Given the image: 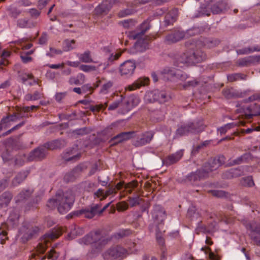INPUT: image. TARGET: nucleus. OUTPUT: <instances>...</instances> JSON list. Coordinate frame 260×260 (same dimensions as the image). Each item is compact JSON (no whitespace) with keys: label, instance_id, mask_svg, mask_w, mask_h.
Listing matches in <instances>:
<instances>
[{"label":"nucleus","instance_id":"1","mask_svg":"<svg viewBox=\"0 0 260 260\" xmlns=\"http://www.w3.org/2000/svg\"><path fill=\"white\" fill-rule=\"evenodd\" d=\"M55 197V199L48 200L47 206L49 208L53 209L57 207L58 212L62 214L71 209L75 201V197L71 190H68L65 192L58 191Z\"/></svg>","mask_w":260,"mask_h":260},{"label":"nucleus","instance_id":"2","mask_svg":"<svg viewBox=\"0 0 260 260\" xmlns=\"http://www.w3.org/2000/svg\"><path fill=\"white\" fill-rule=\"evenodd\" d=\"M109 239L105 235L103 230L99 229L90 232L79 240L80 243L85 245H91L92 250L91 253L88 254L94 255L99 252L103 247L108 243Z\"/></svg>","mask_w":260,"mask_h":260},{"label":"nucleus","instance_id":"3","mask_svg":"<svg viewBox=\"0 0 260 260\" xmlns=\"http://www.w3.org/2000/svg\"><path fill=\"white\" fill-rule=\"evenodd\" d=\"M110 204V203H109L102 209H101V204H94L85 209L71 212L67 216V218L70 219L75 216L78 217L83 215L86 218L91 219L96 215H101L106 209L108 207Z\"/></svg>","mask_w":260,"mask_h":260},{"label":"nucleus","instance_id":"4","mask_svg":"<svg viewBox=\"0 0 260 260\" xmlns=\"http://www.w3.org/2000/svg\"><path fill=\"white\" fill-rule=\"evenodd\" d=\"M110 204V203H109L102 209H101V204H94L85 209L71 212L67 216V218L70 219L75 216L78 217L83 215L86 218L91 219L96 215H101L106 209L108 207Z\"/></svg>","mask_w":260,"mask_h":260},{"label":"nucleus","instance_id":"5","mask_svg":"<svg viewBox=\"0 0 260 260\" xmlns=\"http://www.w3.org/2000/svg\"><path fill=\"white\" fill-rule=\"evenodd\" d=\"M205 127L203 119L200 118L194 122L183 123L178 127L176 131V135L182 136L189 133H198L203 131Z\"/></svg>","mask_w":260,"mask_h":260},{"label":"nucleus","instance_id":"6","mask_svg":"<svg viewBox=\"0 0 260 260\" xmlns=\"http://www.w3.org/2000/svg\"><path fill=\"white\" fill-rule=\"evenodd\" d=\"M145 99L150 103L157 101L159 103H165L171 100L172 95L169 92L155 89L147 92L145 94Z\"/></svg>","mask_w":260,"mask_h":260},{"label":"nucleus","instance_id":"7","mask_svg":"<svg viewBox=\"0 0 260 260\" xmlns=\"http://www.w3.org/2000/svg\"><path fill=\"white\" fill-rule=\"evenodd\" d=\"M128 254V251L124 248L116 245L112 246L107 250L103 255L105 259H115L117 258H123Z\"/></svg>","mask_w":260,"mask_h":260},{"label":"nucleus","instance_id":"8","mask_svg":"<svg viewBox=\"0 0 260 260\" xmlns=\"http://www.w3.org/2000/svg\"><path fill=\"white\" fill-rule=\"evenodd\" d=\"M39 231L40 229L38 227L33 226L29 223H24L19 230L22 241L23 243L27 242L35 235L37 234Z\"/></svg>","mask_w":260,"mask_h":260},{"label":"nucleus","instance_id":"9","mask_svg":"<svg viewBox=\"0 0 260 260\" xmlns=\"http://www.w3.org/2000/svg\"><path fill=\"white\" fill-rule=\"evenodd\" d=\"M164 77L171 81H177V80L183 81L186 78L185 74L182 71L173 68L166 67L161 72Z\"/></svg>","mask_w":260,"mask_h":260},{"label":"nucleus","instance_id":"10","mask_svg":"<svg viewBox=\"0 0 260 260\" xmlns=\"http://www.w3.org/2000/svg\"><path fill=\"white\" fill-rule=\"evenodd\" d=\"M225 157L221 155L211 158L207 162H205L202 167L204 171L208 172V176L210 172L217 169L220 166L224 163Z\"/></svg>","mask_w":260,"mask_h":260},{"label":"nucleus","instance_id":"11","mask_svg":"<svg viewBox=\"0 0 260 260\" xmlns=\"http://www.w3.org/2000/svg\"><path fill=\"white\" fill-rule=\"evenodd\" d=\"M240 110L242 113L240 115L247 120L250 119L253 116L260 115V106L256 104L243 106Z\"/></svg>","mask_w":260,"mask_h":260},{"label":"nucleus","instance_id":"12","mask_svg":"<svg viewBox=\"0 0 260 260\" xmlns=\"http://www.w3.org/2000/svg\"><path fill=\"white\" fill-rule=\"evenodd\" d=\"M136 68L135 61L128 60L121 63L119 71L121 76L128 78L133 76Z\"/></svg>","mask_w":260,"mask_h":260},{"label":"nucleus","instance_id":"13","mask_svg":"<svg viewBox=\"0 0 260 260\" xmlns=\"http://www.w3.org/2000/svg\"><path fill=\"white\" fill-rule=\"evenodd\" d=\"M207 177H208V172L201 168L194 172L190 173L186 176V179L193 185H196L198 181Z\"/></svg>","mask_w":260,"mask_h":260},{"label":"nucleus","instance_id":"14","mask_svg":"<svg viewBox=\"0 0 260 260\" xmlns=\"http://www.w3.org/2000/svg\"><path fill=\"white\" fill-rule=\"evenodd\" d=\"M154 135V133L152 131L146 132L134 141L133 145L136 147H141L149 144L152 140Z\"/></svg>","mask_w":260,"mask_h":260},{"label":"nucleus","instance_id":"15","mask_svg":"<svg viewBox=\"0 0 260 260\" xmlns=\"http://www.w3.org/2000/svg\"><path fill=\"white\" fill-rule=\"evenodd\" d=\"M246 228L250 231L249 235L251 238L257 245L260 246V224L250 223L246 225Z\"/></svg>","mask_w":260,"mask_h":260},{"label":"nucleus","instance_id":"16","mask_svg":"<svg viewBox=\"0 0 260 260\" xmlns=\"http://www.w3.org/2000/svg\"><path fill=\"white\" fill-rule=\"evenodd\" d=\"M185 36L184 31L176 29L166 36L165 41L169 44L176 43L182 40Z\"/></svg>","mask_w":260,"mask_h":260},{"label":"nucleus","instance_id":"17","mask_svg":"<svg viewBox=\"0 0 260 260\" xmlns=\"http://www.w3.org/2000/svg\"><path fill=\"white\" fill-rule=\"evenodd\" d=\"M149 28V22L147 20L144 21L140 26V31L134 30L129 32L128 35L129 39L136 40L142 38Z\"/></svg>","mask_w":260,"mask_h":260},{"label":"nucleus","instance_id":"18","mask_svg":"<svg viewBox=\"0 0 260 260\" xmlns=\"http://www.w3.org/2000/svg\"><path fill=\"white\" fill-rule=\"evenodd\" d=\"M46 154L45 148L41 146L31 151L27 158L28 161L40 160L44 158Z\"/></svg>","mask_w":260,"mask_h":260},{"label":"nucleus","instance_id":"19","mask_svg":"<svg viewBox=\"0 0 260 260\" xmlns=\"http://www.w3.org/2000/svg\"><path fill=\"white\" fill-rule=\"evenodd\" d=\"M134 134V132H122L111 139L109 143L111 146L116 145L123 141L130 139Z\"/></svg>","mask_w":260,"mask_h":260},{"label":"nucleus","instance_id":"20","mask_svg":"<svg viewBox=\"0 0 260 260\" xmlns=\"http://www.w3.org/2000/svg\"><path fill=\"white\" fill-rule=\"evenodd\" d=\"M183 155V151L180 150L175 153L170 154L166 156L163 160L162 162L164 165L169 166L176 164L179 161Z\"/></svg>","mask_w":260,"mask_h":260},{"label":"nucleus","instance_id":"21","mask_svg":"<svg viewBox=\"0 0 260 260\" xmlns=\"http://www.w3.org/2000/svg\"><path fill=\"white\" fill-rule=\"evenodd\" d=\"M81 153L78 152V146L76 145L72 149L68 150L62 154V158L67 161H76L81 157Z\"/></svg>","mask_w":260,"mask_h":260},{"label":"nucleus","instance_id":"22","mask_svg":"<svg viewBox=\"0 0 260 260\" xmlns=\"http://www.w3.org/2000/svg\"><path fill=\"white\" fill-rule=\"evenodd\" d=\"M178 11L177 8H173L166 14L164 21V25L168 26L172 25L177 20Z\"/></svg>","mask_w":260,"mask_h":260},{"label":"nucleus","instance_id":"23","mask_svg":"<svg viewBox=\"0 0 260 260\" xmlns=\"http://www.w3.org/2000/svg\"><path fill=\"white\" fill-rule=\"evenodd\" d=\"M225 218V216H221L218 218L217 220H214L213 222L209 225V226L199 223L198 226V229L201 232H203L205 234H209L213 232L216 223L219 221L224 220Z\"/></svg>","mask_w":260,"mask_h":260},{"label":"nucleus","instance_id":"24","mask_svg":"<svg viewBox=\"0 0 260 260\" xmlns=\"http://www.w3.org/2000/svg\"><path fill=\"white\" fill-rule=\"evenodd\" d=\"M253 159L250 153L247 152L234 159H230L229 164L230 166L240 165L244 163L250 162Z\"/></svg>","mask_w":260,"mask_h":260},{"label":"nucleus","instance_id":"25","mask_svg":"<svg viewBox=\"0 0 260 260\" xmlns=\"http://www.w3.org/2000/svg\"><path fill=\"white\" fill-rule=\"evenodd\" d=\"M152 217L154 220L162 221L166 217V212L161 206L155 205L153 207L152 213Z\"/></svg>","mask_w":260,"mask_h":260},{"label":"nucleus","instance_id":"26","mask_svg":"<svg viewBox=\"0 0 260 260\" xmlns=\"http://www.w3.org/2000/svg\"><path fill=\"white\" fill-rule=\"evenodd\" d=\"M149 83V79L147 77H140L133 84L128 85L126 87V90L133 91L140 88L141 86L147 85Z\"/></svg>","mask_w":260,"mask_h":260},{"label":"nucleus","instance_id":"27","mask_svg":"<svg viewBox=\"0 0 260 260\" xmlns=\"http://www.w3.org/2000/svg\"><path fill=\"white\" fill-rule=\"evenodd\" d=\"M191 57L189 59V61H191L192 64L201 62L206 58L205 53L202 50H197L196 51L191 50Z\"/></svg>","mask_w":260,"mask_h":260},{"label":"nucleus","instance_id":"28","mask_svg":"<svg viewBox=\"0 0 260 260\" xmlns=\"http://www.w3.org/2000/svg\"><path fill=\"white\" fill-rule=\"evenodd\" d=\"M255 61L260 62V56H248L240 58L237 60V63L240 67H248Z\"/></svg>","mask_w":260,"mask_h":260},{"label":"nucleus","instance_id":"29","mask_svg":"<svg viewBox=\"0 0 260 260\" xmlns=\"http://www.w3.org/2000/svg\"><path fill=\"white\" fill-rule=\"evenodd\" d=\"M18 119V117L16 113L3 118L0 122V131L9 126L10 122L16 121Z\"/></svg>","mask_w":260,"mask_h":260},{"label":"nucleus","instance_id":"30","mask_svg":"<svg viewBox=\"0 0 260 260\" xmlns=\"http://www.w3.org/2000/svg\"><path fill=\"white\" fill-rule=\"evenodd\" d=\"M64 145V141L61 140H55L44 144L43 146L47 150H54L58 148H61Z\"/></svg>","mask_w":260,"mask_h":260},{"label":"nucleus","instance_id":"31","mask_svg":"<svg viewBox=\"0 0 260 260\" xmlns=\"http://www.w3.org/2000/svg\"><path fill=\"white\" fill-rule=\"evenodd\" d=\"M111 6L109 1L106 0L103 1L96 7L94 10L95 13L97 15H102L107 13L111 9Z\"/></svg>","mask_w":260,"mask_h":260},{"label":"nucleus","instance_id":"32","mask_svg":"<svg viewBox=\"0 0 260 260\" xmlns=\"http://www.w3.org/2000/svg\"><path fill=\"white\" fill-rule=\"evenodd\" d=\"M226 6V3L223 1H219L211 6V11L214 14H220L225 10Z\"/></svg>","mask_w":260,"mask_h":260},{"label":"nucleus","instance_id":"33","mask_svg":"<svg viewBox=\"0 0 260 260\" xmlns=\"http://www.w3.org/2000/svg\"><path fill=\"white\" fill-rule=\"evenodd\" d=\"M81 170V167H80L75 168L71 172L66 174L64 176V180L66 182L74 181L79 176Z\"/></svg>","mask_w":260,"mask_h":260},{"label":"nucleus","instance_id":"34","mask_svg":"<svg viewBox=\"0 0 260 260\" xmlns=\"http://www.w3.org/2000/svg\"><path fill=\"white\" fill-rule=\"evenodd\" d=\"M191 50H186L185 52L183 53L177 58L176 64L177 66H179L180 63H189L192 64L191 61H189V58L191 57V54H190Z\"/></svg>","mask_w":260,"mask_h":260},{"label":"nucleus","instance_id":"35","mask_svg":"<svg viewBox=\"0 0 260 260\" xmlns=\"http://www.w3.org/2000/svg\"><path fill=\"white\" fill-rule=\"evenodd\" d=\"M62 230L60 228H54L45 234V236L47 239L45 242L49 240H54L58 238L62 234Z\"/></svg>","mask_w":260,"mask_h":260},{"label":"nucleus","instance_id":"36","mask_svg":"<svg viewBox=\"0 0 260 260\" xmlns=\"http://www.w3.org/2000/svg\"><path fill=\"white\" fill-rule=\"evenodd\" d=\"M141 38L136 39V40H137V41L134 46V49L137 52L144 51L148 47V43L147 42V41Z\"/></svg>","mask_w":260,"mask_h":260},{"label":"nucleus","instance_id":"37","mask_svg":"<svg viewBox=\"0 0 260 260\" xmlns=\"http://www.w3.org/2000/svg\"><path fill=\"white\" fill-rule=\"evenodd\" d=\"M28 174L27 171L20 172L17 174L12 181V185L16 186L19 185L26 178Z\"/></svg>","mask_w":260,"mask_h":260},{"label":"nucleus","instance_id":"38","mask_svg":"<svg viewBox=\"0 0 260 260\" xmlns=\"http://www.w3.org/2000/svg\"><path fill=\"white\" fill-rule=\"evenodd\" d=\"M255 51H260V45H255L250 47H246L237 50L238 54H248Z\"/></svg>","mask_w":260,"mask_h":260},{"label":"nucleus","instance_id":"39","mask_svg":"<svg viewBox=\"0 0 260 260\" xmlns=\"http://www.w3.org/2000/svg\"><path fill=\"white\" fill-rule=\"evenodd\" d=\"M12 199V194L10 192H5L0 197V207H7Z\"/></svg>","mask_w":260,"mask_h":260},{"label":"nucleus","instance_id":"40","mask_svg":"<svg viewBox=\"0 0 260 260\" xmlns=\"http://www.w3.org/2000/svg\"><path fill=\"white\" fill-rule=\"evenodd\" d=\"M33 190L30 189H26L21 191L16 197V202L18 203L22 202L25 200H27L28 198L31 194Z\"/></svg>","mask_w":260,"mask_h":260},{"label":"nucleus","instance_id":"41","mask_svg":"<svg viewBox=\"0 0 260 260\" xmlns=\"http://www.w3.org/2000/svg\"><path fill=\"white\" fill-rule=\"evenodd\" d=\"M47 249V246L46 244L40 243L38 244L36 250L35 252L31 254L30 256L32 258H36V256H39V254H44Z\"/></svg>","mask_w":260,"mask_h":260},{"label":"nucleus","instance_id":"42","mask_svg":"<svg viewBox=\"0 0 260 260\" xmlns=\"http://www.w3.org/2000/svg\"><path fill=\"white\" fill-rule=\"evenodd\" d=\"M228 80L233 82L238 80H245L247 79V75L242 73H235L227 76Z\"/></svg>","mask_w":260,"mask_h":260},{"label":"nucleus","instance_id":"43","mask_svg":"<svg viewBox=\"0 0 260 260\" xmlns=\"http://www.w3.org/2000/svg\"><path fill=\"white\" fill-rule=\"evenodd\" d=\"M79 59L82 62L90 63L93 62V60L91 55V52L89 50L85 51L78 55Z\"/></svg>","mask_w":260,"mask_h":260},{"label":"nucleus","instance_id":"44","mask_svg":"<svg viewBox=\"0 0 260 260\" xmlns=\"http://www.w3.org/2000/svg\"><path fill=\"white\" fill-rule=\"evenodd\" d=\"M43 93L41 92L36 91L32 94L27 93L25 95V100L29 101H36L43 98Z\"/></svg>","mask_w":260,"mask_h":260},{"label":"nucleus","instance_id":"45","mask_svg":"<svg viewBox=\"0 0 260 260\" xmlns=\"http://www.w3.org/2000/svg\"><path fill=\"white\" fill-rule=\"evenodd\" d=\"M17 25L18 27L22 28H29L34 26L33 24L31 23L29 19L27 18H20L18 19L17 21Z\"/></svg>","mask_w":260,"mask_h":260},{"label":"nucleus","instance_id":"46","mask_svg":"<svg viewBox=\"0 0 260 260\" xmlns=\"http://www.w3.org/2000/svg\"><path fill=\"white\" fill-rule=\"evenodd\" d=\"M239 125V123L237 122H233L231 123H227L223 126H221L218 128V131L220 134H225L228 129H230L234 127L237 126Z\"/></svg>","mask_w":260,"mask_h":260},{"label":"nucleus","instance_id":"47","mask_svg":"<svg viewBox=\"0 0 260 260\" xmlns=\"http://www.w3.org/2000/svg\"><path fill=\"white\" fill-rule=\"evenodd\" d=\"M75 47V41L74 40H66L63 43V49L64 51H69Z\"/></svg>","mask_w":260,"mask_h":260},{"label":"nucleus","instance_id":"48","mask_svg":"<svg viewBox=\"0 0 260 260\" xmlns=\"http://www.w3.org/2000/svg\"><path fill=\"white\" fill-rule=\"evenodd\" d=\"M11 55V52L7 50H4L3 53L1 55L2 60H0V66H7L9 63V61L8 60L6 59V58L9 57Z\"/></svg>","mask_w":260,"mask_h":260},{"label":"nucleus","instance_id":"49","mask_svg":"<svg viewBox=\"0 0 260 260\" xmlns=\"http://www.w3.org/2000/svg\"><path fill=\"white\" fill-rule=\"evenodd\" d=\"M27 41V38H23L16 41L15 42L16 44L18 45H19L23 50H26L30 49L32 46V44L31 43L24 44V43Z\"/></svg>","mask_w":260,"mask_h":260},{"label":"nucleus","instance_id":"50","mask_svg":"<svg viewBox=\"0 0 260 260\" xmlns=\"http://www.w3.org/2000/svg\"><path fill=\"white\" fill-rule=\"evenodd\" d=\"M240 183L242 185L248 187H251L254 185L253 179L250 176L243 178Z\"/></svg>","mask_w":260,"mask_h":260},{"label":"nucleus","instance_id":"51","mask_svg":"<svg viewBox=\"0 0 260 260\" xmlns=\"http://www.w3.org/2000/svg\"><path fill=\"white\" fill-rule=\"evenodd\" d=\"M19 77L23 83H25L28 79H33L35 83L39 84L38 81L34 79V76L32 74L23 73L19 75Z\"/></svg>","mask_w":260,"mask_h":260},{"label":"nucleus","instance_id":"52","mask_svg":"<svg viewBox=\"0 0 260 260\" xmlns=\"http://www.w3.org/2000/svg\"><path fill=\"white\" fill-rule=\"evenodd\" d=\"M108 106V102H105L104 104H101L99 105L91 106L90 110L93 112H98L101 110H104Z\"/></svg>","mask_w":260,"mask_h":260},{"label":"nucleus","instance_id":"53","mask_svg":"<svg viewBox=\"0 0 260 260\" xmlns=\"http://www.w3.org/2000/svg\"><path fill=\"white\" fill-rule=\"evenodd\" d=\"M116 124L113 123L106 128H105L102 132L104 135L111 136L114 132V128L116 127Z\"/></svg>","mask_w":260,"mask_h":260},{"label":"nucleus","instance_id":"54","mask_svg":"<svg viewBox=\"0 0 260 260\" xmlns=\"http://www.w3.org/2000/svg\"><path fill=\"white\" fill-rule=\"evenodd\" d=\"M26 156L24 154H19L16 156L15 158V164L18 166H21L24 165Z\"/></svg>","mask_w":260,"mask_h":260},{"label":"nucleus","instance_id":"55","mask_svg":"<svg viewBox=\"0 0 260 260\" xmlns=\"http://www.w3.org/2000/svg\"><path fill=\"white\" fill-rule=\"evenodd\" d=\"M245 169H250L249 167H245ZM244 168H232L231 171L233 172L234 178L238 177L243 175V169Z\"/></svg>","mask_w":260,"mask_h":260},{"label":"nucleus","instance_id":"56","mask_svg":"<svg viewBox=\"0 0 260 260\" xmlns=\"http://www.w3.org/2000/svg\"><path fill=\"white\" fill-rule=\"evenodd\" d=\"M82 90L84 91L88 90L90 91V94H91L93 90V88L91 86L87 85L83 86L82 89L80 87H75L73 89V91L78 94H81L82 93Z\"/></svg>","mask_w":260,"mask_h":260},{"label":"nucleus","instance_id":"57","mask_svg":"<svg viewBox=\"0 0 260 260\" xmlns=\"http://www.w3.org/2000/svg\"><path fill=\"white\" fill-rule=\"evenodd\" d=\"M79 69L85 72H90L96 70V68L94 66L81 64L79 66Z\"/></svg>","mask_w":260,"mask_h":260},{"label":"nucleus","instance_id":"58","mask_svg":"<svg viewBox=\"0 0 260 260\" xmlns=\"http://www.w3.org/2000/svg\"><path fill=\"white\" fill-rule=\"evenodd\" d=\"M16 114L18 115L19 119H20L23 118H28L29 117L31 116L30 115L28 114V112H25L23 110V107L19 108L17 110Z\"/></svg>","mask_w":260,"mask_h":260},{"label":"nucleus","instance_id":"59","mask_svg":"<svg viewBox=\"0 0 260 260\" xmlns=\"http://www.w3.org/2000/svg\"><path fill=\"white\" fill-rule=\"evenodd\" d=\"M123 100L122 95H120L119 99L116 101L113 102L111 104H110L108 107L109 110H114L116 109L120 105V104L122 102Z\"/></svg>","mask_w":260,"mask_h":260},{"label":"nucleus","instance_id":"60","mask_svg":"<svg viewBox=\"0 0 260 260\" xmlns=\"http://www.w3.org/2000/svg\"><path fill=\"white\" fill-rule=\"evenodd\" d=\"M62 51L53 47H50V52L46 53V55L52 57L55 54H61Z\"/></svg>","mask_w":260,"mask_h":260},{"label":"nucleus","instance_id":"61","mask_svg":"<svg viewBox=\"0 0 260 260\" xmlns=\"http://www.w3.org/2000/svg\"><path fill=\"white\" fill-rule=\"evenodd\" d=\"M153 115L156 120L157 121H159L164 119L165 117V113L161 111L157 110L153 113Z\"/></svg>","mask_w":260,"mask_h":260},{"label":"nucleus","instance_id":"62","mask_svg":"<svg viewBox=\"0 0 260 260\" xmlns=\"http://www.w3.org/2000/svg\"><path fill=\"white\" fill-rule=\"evenodd\" d=\"M8 239L7 232L2 228H0V244H4L5 241Z\"/></svg>","mask_w":260,"mask_h":260},{"label":"nucleus","instance_id":"63","mask_svg":"<svg viewBox=\"0 0 260 260\" xmlns=\"http://www.w3.org/2000/svg\"><path fill=\"white\" fill-rule=\"evenodd\" d=\"M128 205L125 202L122 201L117 204V208L119 211H124L128 209Z\"/></svg>","mask_w":260,"mask_h":260},{"label":"nucleus","instance_id":"64","mask_svg":"<svg viewBox=\"0 0 260 260\" xmlns=\"http://www.w3.org/2000/svg\"><path fill=\"white\" fill-rule=\"evenodd\" d=\"M59 255V253L55 250L54 248H52L48 254V259H52V260H55L58 257Z\"/></svg>","mask_w":260,"mask_h":260}]
</instances>
